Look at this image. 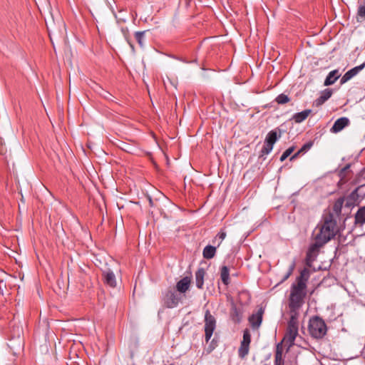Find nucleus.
I'll use <instances>...</instances> for the list:
<instances>
[{"label": "nucleus", "mask_w": 365, "mask_h": 365, "mask_svg": "<svg viewBox=\"0 0 365 365\" xmlns=\"http://www.w3.org/2000/svg\"><path fill=\"white\" fill-rule=\"evenodd\" d=\"M319 229V233L316 235L315 242L323 246L332 238H334L337 232L336 222L333 219L331 215H329L324 218L321 225H318Z\"/></svg>", "instance_id": "obj_1"}, {"label": "nucleus", "mask_w": 365, "mask_h": 365, "mask_svg": "<svg viewBox=\"0 0 365 365\" xmlns=\"http://www.w3.org/2000/svg\"><path fill=\"white\" fill-rule=\"evenodd\" d=\"M307 287L293 283L290 288L289 296V309H300L304 303V299L307 296Z\"/></svg>", "instance_id": "obj_2"}, {"label": "nucleus", "mask_w": 365, "mask_h": 365, "mask_svg": "<svg viewBox=\"0 0 365 365\" xmlns=\"http://www.w3.org/2000/svg\"><path fill=\"white\" fill-rule=\"evenodd\" d=\"M308 329L313 338L322 339L327 334V327L321 317L315 316L309 319Z\"/></svg>", "instance_id": "obj_3"}, {"label": "nucleus", "mask_w": 365, "mask_h": 365, "mask_svg": "<svg viewBox=\"0 0 365 365\" xmlns=\"http://www.w3.org/2000/svg\"><path fill=\"white\" fill-rule=\"evenodd\" d=\"M181 298L178 296L175 290L171 288L166 289L163 292V297L161 299L163 307L168 309L176 307Z\"/></svg>", "instance_id": "obj_4"}, {"label": "nucleus", "mask_w": 365, "mask_h": 365, "mask_svg": "<svg viewBox=\"0 0 365 365\" xmlns=\"http://www.w3.org/2000/svg\"><path fill=\"white\" fill-rule=\"evenodd\" d=\"M205 326V339L207 343L216 329L217 321L215 317L210 313L209 309H207L205 313V319H204Z\"/></svg>", "instance_id": "obj_5"}, {"label": "nucleus", "mask_w": 365, "mask_h": 365, "mask_svg": "<svg viewBox=\"0 0 365 365\" xmlns=\"http://www.w3.org/2000/svg\"><path fill=\"white\" fill-rule=\"evenodd\" d=\"M322 246H319V245L315 242L309 247L305 258V264L308 267H311L312 266V263L317 257L318 250Z\"/></svg>", "instance_id": "obj_6"}, {"label": "nucleus", "mask_w": 365, "mask_h": 365, "mask_svg": "<svg viewBox=\"0 0 365 365\" xmlns=\"http://www.w3.org/2000/svg\"><path fill=\"white\" fill-rule=\"evenodd\" d=\"M297 335L298 329H287L286 333L280 342L287 345V351L294 344V341Z\"/></svg>", "instance_id": "obj_7"}, {"label": "nucleus", "mask_w": 365, "mask_h": 365, "mask_svg": "<svg viewBox=\"0 0 365 365\" xmlns=\"http://www.w3.org/2000/svg\"><path fill=\"white\" fill-rule=\"evenodd\" d=\"M242 316L243 312L242 309L237 307V305L232 302L230 312V317L232 321L235 324H240L242 319Z\"/></svg>", "instance_id": "obj_8"}, {"label": "nucleus", "mask_w": 365, "mask_h": 365, "mask_svg": "<svg viewBox=\"0 0 365 365\" xmlns=\"http://www.w3.org/2000/svg\"><path fill=\"white\" fill-rule=\"evenodd\" d=\"M364 67L365 63H363L362 64L356 66L346 72L345 74L341 78L340 83L344 84L350 79H351L353 77L356 76Z\"/></svg>", "instance_id": "obj_9"}, {"label": "nucleus", "mask_w": 365, "mask_h": 365, "mask_svg": "<svg viewBox=\"0 0 365 365\" xmlns=\"http://www.w3.org/2000/svg\"><path fill=\"white\" fill-rule=\"evenodd\" d=\"M264 309L260 308L256 314H252L248 319L250 324L253 329H257L262 324Z\"/></svg>", "instance_id": "obj_10"}, {"label": "nucleus", "mask_w": 365, "mask_h": 365, "mask_svg": "<svg viewBox=\"0 0 365 365\" xmlns=\"http://www.w3.org/2000/svg\"><path fill=\"white\" fill-rule=\"evenodd\" d=\"M350 123V120L346 117H341L338 118L334 123L331 128V132L337 133L342 130L345 127L348 126Z\"/></svg>", "instance_id": "obj_11"}, {"label": "nucleus", "mask_w": 365, "mask_h": 365, "mask_svg": "<svg viewBox=\"0 0 365 365\" xmlns=\"http://www.w3.org/2000/svg\"><path fill=\"white\" fill-rule=\"evenodd\" d=\"M103 282L110 287H115L116 279L115 276L112 270L108 269L103 272Z\"/></svg>", "instance_id": "obj_12"}, {"label": "nucleus", "mask_w": 365, "mask_h": 365, "mask_svg": "<svg viewBox=\"0 0 365 365\" xmlns=\"http://www.w3.org/2000/svg\"><path fill=\"white\" fill-rule=\"evenodd\" d=\"M310 277V271L308 268L304 267L300 271L299 275L296 278L295 284H300L307 287V282Z\"/></svg>", "instance_id": "obj_13"}, {"label": "nucleus", "mask_w": 365, "mask_h": 365, "mask_svg": "<svg viewBox=\"0 0 365 365\" xmlns=\"http://www.w3.org/2000/svg\"><path fill=\"white\" fill-rule=\"evenodd\" d=\"M284 363L282 342H279L276 346L274 365H284Z\"/></svg>", "instance_id": "obj_14"}, {"label": "nucleus", "mask_w": 365, "mask_h": 365, "mask_svg": "<svg viewBox=\"0 0 365 365\" xmlns=\"http://www.w3.org/2000/svg\"><path fill=\"white\" fill-rule=\"evenodd\" d=\"M332 95V90L326 88L322 91L321 95L314 101V106L319 107L323 105Z\"/></svg>", "instance_id": "obj_15"}, {"label": "nucleus", "mask_w": 365, "mask_h": 365, "mask_svg": "<svg viewBox=\"0 0 365 365\" xmlns=\"http://www.w3.org/2000/svg\"><path fill=\"white\" fill-rule=\"evenodd\" d=\"M191 278L190 277H185L178 281L176 284V289L180 293L186 292L190 286Z\"/></svg>", "instance_id": "obj_16"}, {"label": "nucleus", "mask_w": 365, "mask_h": 365, "mask_svg": "<svg viewBox=\"0 0 365 365\" xmlns=\"http://www.w3.org/2000/svg\"><path fill=\"white\" fill-rule=\"evenodd\" d=\"M299 309H296L293 311V309H289L290 312V318L288 322L287 328L292 329H298V315Z\"/></svg>", "instance_id": "obj_17"}, {"label": "nucleus", "mask_w": 365, "mask_h": 365, "mask_svg": "<svg viewBox=\"0 0 365 365\" xmlns=\"http://www.w3.org/2000/svg\"><path fill=\"white\" fill-rule=\"evenodd\" d=\"M205 270L204 268H198L195 272V283L198 289H202L204 285V277L205 276Z\"/></svg>", "instance_id": "obj_18"}, {"label": "nucleus", "mask_w": 365, "mask_h": 365, "mask_svg": "<svg viewBox=\"0 0 365 365\" xmlns=\"http://www.w3.org/2000/svg\"><path fill=\"white\" fill-rule=\"evenodd\" d=\"M340 77V73L339 72V70L335 69L334 71H331L329 73L328 76H327L325 81H324V86H330L334 84L336 81Z\"/></svg>", "instance_id": "obj_19"}, {"label": "nucleus", "mask_w": 365, "mask_h": 365, "mask_svg": "<svg viewBox=\"0 0 365 365\" xmlns=\"http://www.w3.org/2000/svg\"><path fill=\"white\" fill-rule=\"evenodd\" d=\"M311 113L312 110L310 109H306L302 112L296 113L292 116V120H294L296 123H300L305 120Z\"/></svg>", "instance_id": "obj_20"}, {"label": "nucleus", "mask_w": 365, "mask_h": 365, "mask_svg": "<svg viewBox=\"0 0 365 365\" xmlns=\"http://www.w3.org/2000/svg\"><path fill=\"white\" fill-rule=\"evenodd\" d=\"M281 137V131L279 129H274L269 131L266 138L265 140L269 143L274 144L277 140Z\"/></svg>", "instance_id": "obj_21"}, {"label": "nucleus", "mask_w": 365, "mask_h": 365, "mask_svg": "<svg viewBox=\"0 0 365 365\" xmlns=\"http://www.w3.org/2000/svg\"><path fill=\"white\" fill-rule=\"evenodd\" d=\"M220 279L225 285L227 286L228 284H230V269L227 266H222L221 267Z\"/></svg>", "instance_id": "obj_22"}, {"label": "nucleus", "mask_w": 365, "mask_h": 365, "mask_svg": "<svg viewBox=\"0 0 365 365\" xmlns=\"http://www.w3.org/2000/svg\"><path fill=\"white\" fill-rule=\"evenodd\" d=\"M355 223L360 225L365 223V206L361 207L355 214Z\"/></svg>", "instance_id": "obj_23"}, {"label": "nucleus", "mask_w": 365, "mask_h": 365, "mask_svg": "<svg viewBox=\"0 0 365 365\" xmlns=\"http://www.w3.org/2000/svg\"><path fill=\"white\" fill-rule=\"evenodd\" d=\"M215 253L216 247L211 245L206 246L202 252L203 257L207 259L213 258L215 255Z\"/></svg>", "instance_id": "obj_24"}, {"label": "nucleus", "mask_w": 365, "mask_h": 365, "mask_svg": "<svg viewBox=\"0 0 365 365\" xmlns=\"http://www.w3.org/2000/svg\"><path fill=\"white\" fill-rule=\"evenodd\" d=\"M145 33H146V31H136L134 34L135 38L141 48H143L145 46Z\"/></svg>", "instance_id": "obj_25"}, {"label": "nucleus", "mask_w": 365, "mask_h": 365, "mask_svg": "<svg viewBox=\"0 0 365 365\" xmlns=\"http://www.w3.org/2000/svg\"><path fill=\"white\" fill-rule=\"evenodd\" d=\"M249 351L250 345L241 343L240 346L238 349L239 357L241 359H244L249 354Z\"/></svg>", "instance_id": "obj_26"}, {"label": "nucleus", "mask_w": 365, "mask_h": 365, "mask_svg": "<svg viewBox=\"0 0 365 365\" xmlns=\"http://www.w3.org/2000/svg\"><path fill=\"white\" fill-rule=\"evenodd\" d=\"M273 143H269L264 140V144L261 150L262 155H268L273 149Z\"/></svg>", "instance_id": "obj_27"}, {"label": "nucleus", "mask_w": 365, "mask_h": 365, "mask_svg": "<svg viewBox=\"0 0 365 365\" xmlns=\"http://www.w3.org/2000/svg\"><path fill=\"white\" fill-rule=\"evenodd\" d=\"M345 198L344 197H339L334 203V211L336 213L341 212V208L343 207L344 202Z\"/></svg>", "instance_id": "obj_28"}, {"label": "nucleus", "mask_w": 365, "mask_h": 365, "mask_svg": "<svg viewBox=\"0 0 365 365\" xmlns=\"http://www.w3.org/2000/svg\"><path fill=\"white\" fill-rule=\"evenodd\" d=\"M275 101L278 104H285L290 101V98L288 97L287 95L281 93L275 98Z\"/></svg>", "instance_id": "obj_29"}, {"label": "nucleus", "mask_w": 365, "mask_h": 365, "mask_svg": "<svg viewBox=\"0 0 365 365\" xmlns=\"http://www.w3.org/2000/svg\"><path fill=\"white\" fill-rule=\"evenodd\" d=\"M251 342V334L249 329H246L243 331V339L241 343L250 345Z\"/></svg>", "instance_id": "obj_30"}, {"label": "nucleus", "mask_w": 365, "mask_h": 365, "mask_svg": "<svg viewBox=\"0 0 365 365\" xmlns=\"http://www.w3.org/2000/svg\"><path fill=\"white\" fill-rule=\"evenodd\" d=\"M294 149V146H292L287 149L280 157V161L283 162L284 160H285L293 153Z\"/></svg>", "instance_id": "obj_31"}, {"label": "nucleus", "mask_w": 365, "mask_h": 365, "mask_svg": "<svg viewBox=\"0 0 365 365\" xmlns=\"http://www.w3.org/2000/svg\"><path fill=\"white\" fill-rule=\"evenodd\" d=\"M357 16H358V19L359 18H361L362 19H365V0L364 1V5H361L358 8ZM358 21H359V19H358Z\"/></svg>", "instance_id": "obj_32"}, {"label": "nucleus", "mask_w": 365, "mask_h": 365, "mask_svg": "<svg viewBox=\"0 0 365 365\" xmlns=\"http://www.w3.org/2000/svg\"><path fill=\"white\" fill-rule=\"evenodd\" d=\"M226 237V232L224 231V230H221L217 235V236L215 237V240L213 241V242L215 243V240H217V239L219 240V242H218V244H217V246H220V245L221 244V242L224 240V239Z\"/></svg>", "instance_id": "obj_33"}, {"label": "nucleus", "mask_w": 365, "mask_h": 365, "mask_svg": "<svg viewBox=\"0 0 365 365\" xmlns=\"http://www.w3.org/2000/svg\"><path fill=\"white\" fill-rule=\"evenodd\" d=\"M312 145V143H307L304 144L300 148V150H299V153H306L308 150H309L311 148Z\"/></svg>", "instance_id": "obj_34"}, {"label": "nucleus", "mask_w": 365, "mask_h": 365, "mask_svg": "<svg viewBox=\"0 0 365 365\" xmlns=\"http://www.w3.org/2000/svg\"><path fill=\"white\" fill-rule=\"evenodd\" d=\"M6 152V148L4 145V140L0 138V155H4Z\"/></svg>", "instance_id": "obj_35"}, {"label": "nucleus", "mask_w": 365, "mask_h": 365, "mask_svg": "<svg viewBox=\"0 0 365 365\" xmlns=\"http://www.w3.org/2000/svg\"><path fill=\"white\" fill-rule=\"evenodd\" d=\"M295 268V262H292L288 269V275H292Z\"/></svg>", "instance_id": "obj_36"}, {"label": "nucleus", "mask_w": 365, "mask_h": 365, "mask_svg": "<svg viewBox=\"0 0 365 365\" xmlns=\"http://www.w3.org/2000/svg\"><path fill=\"white\" fill-rule=\"evenodd\" d=\"M295 268V262H292L288 269V275H292Z\"/></svg>", "instance_id": "obj_37"}, {"label": "nucleus", "mask_w": 365, "mask_h": 365, "mask_svg": "<svg viewBox=\"0 0 365 365\" xmlns=\"http://www.w3.org/2000/svg\"><path fill=\"white\" fill-rule=\"evenodd\" d=\"M302 153H299V150L295 153L294 154L291 158H290V160H293L294 159L297 158Z\"/></svg>", "instance_id": "obj_38"}, {"label": "nucleus", "mask_w": 365, "mask_h": 365, "mask_svg": "<svg viewBox=\"0 0 365 365\" xmlns=\"http://www.w3.org/2000/svg\"><path fill=\"white\" fill-rule=\"evenodd\" d=\"M290 276L291 275H288V272H287V274L282 278L281 282H284V281H286Z\"/></svg>", "instance_id": "obj_39"}, {"label": "nucleus", "mask_w": 365, "mask_h": 365, "mask_svg": "<svg viewBox=\"0 0 365 365\" xmlns=\"http://www.w3.org/2000/svg\"><path fill=\"white\" fill-rule=\"evenodd\" d=\"M2 286L6 287V284L4 283V280L0 279V289H1Z\"/></svg>", "instance_id": "obj_40"}, {"label": "nucleus", "mask_w": 365, "mask_h": 365, "mask_svg": "<svg viewBox=\"0 0 365 365\" xmlns=\"http://www.w3.org/2000/svg\"><path fill=\"white\" fill-rule=\"evenodd\" d=\"M128 43H129L130 48H132V50L134 51V46L132 43H130L129 41H128Z\"/></svg>", "instance_id": "obj_41"}, {"label": "nucleus", "mask_w": 365, "mask_h": 365, "mask_svg": "<svg viewBox=\"0 0 365 365\" xmlns=\"http://www.w3.org/2000/svg\"><path fill=\"white\" fill-rule=\"evenodd\" d=\"M264 365H267V364H264Z\"/></svg>", "instance_id": "obj_42"}]
</instances>
